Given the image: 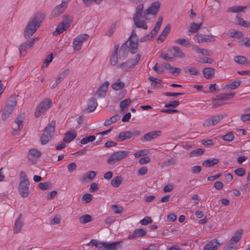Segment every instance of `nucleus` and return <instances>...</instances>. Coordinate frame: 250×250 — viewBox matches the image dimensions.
Wrapping results in <instances>:
<instances>
[{"label": "nucleus", "instance_id": "obj_1", "mask_svg": "<svg viewBox=\"0 0 250 250\" xmlns=\"http://www.w3.org/2000/svg\"><path fill=\"white\" fill-rule=\"evenodd\" d=\"M44 18V14L41 12L36 13L33 16L24 29V36L26 39L30 38L36 32L40 27Z\"/></svg>", "mask_w": 250, "mask_h": 250}, {"label": "nucleus", "instance_id": "obj_2", "mask_svg": "<svg viewBox=\"0 0 250 250\" xmlns=\"http://www.w3.org/2000/svg\"><path fill=\"white\" fill-rule=\"evenodd\" d=\"M17 96L16 94H13L6 102L4 107L3 108L2 113L1 115V119L2 120L5 121L12 113L17 104Z\"/></svg>", "mask_w": 250, "mask_h": 250}, {"label": "nucleus", "instance_id": "obj_3", "mask_svg": "<svg viewBox=\"0 0 250 250\" xmlns=\"http://www.w3.org/2000/svg\"><path fill=\"white\" fill-rule=\"evenodd\" d=\"M55 122L52 121L44 128L41 136V143L42 145L46 144L54 136Z\"/></svg>", "mask_w": 250, "mask_h": 250}, {"label": "nucleus", "instance_id": "obj_4", "mask_svg": "<svg viewBox=\"0 0 250 250\" xmlns=\"http://www.w3.org/2000/svg\"><path fill=\"white\" fill-rule=\"evenodd\" d=\"M129 153V151L125 150L114 152L110 155L107 159V163L110 165H114L116 162L127 157Z\"/></svg>", "mask_w": 250, "mask_h": 250}, {"label": "nucleus", "instance_id": "obj_5", "mask_svg": "<svg viewBox=\"0 0 250 250\" xmlns=\"http://www.w3.org/2000/svg\"><path fill=\"white\" fill-rule=\"evenodd\" d=\"M141 59V55L137 54L134 59H129L126 62L117 65L118 68H122L124 71H128L130 68L134 67Z\"/></svg>", "mask_w": 250, "mask_h": 250}, {"label": "nucleus", "instance_id": "obj_6", "mask_svg": "<svg viewBox=\"0 0 250 250\" xmlns=\"http://www.w3.org/2000/svg\"><path fill=\"white\" fill-rule=\"evenodd\" d=\"M52 104L51 101L49 99H46L38 105L34 113L36 117H40L42 114L50 108Z\"/></svg>", "mask_w": 250, "mask_h": 250}, {"label": "nucleus", "instance_id": "obj_7", "mask_svg": "<svg viewBox=\"0 0 250 250\" xmlns=\"http://www.w3.org/2000/svg\"><path fill=\"white\" fill-rule=\"evenodd\" d=\"M52 104L51 101L49 99H46L38 105L34 113L36 117H40L42 114L50 108Z\"/></svg>", "mask_w": 250, "mask_h": 250}, {"label": "nucleus", "instance_id": "obj_8", "mask_svg": "<svg viewBox=\"0 0 250 250\" xmlns=\"http://www.w3.org/2000/svg\"><path fill=\"white\" fill-rule=\"evenodd\" d=\"M160 8V2L158 1L153 2L149 7L145 10L143 13V18L146 20H148L147 16L152 15L155 16L156 14L159 12Z\"/></svg>", "mask_w": 250, "mask_h": 250}, {"label": "nucleus", "instance_id": "obj_9", "mask_svg": "<svg viewBox=\"0 0 250 250\" xmlns=\"http://www.w3.org/2000/svg\"><path fill=\"white\" fill-rule=\"evenodd\" d=\"M69 0H63L62 3L57 5L51 11V16L55 18L62 14L66 8Z\"/></svg>", "mask_w": 250, "mask_h": 250}, {"label": "nucleus", "instance_id": "obj_10", "mask_svg": "<svg viewBox=\"0 0 250 250\" xmlns=\"http://www.w3.org/2000/svg\"><path fill=\"white\" fill-rule=\"evenodd\" d=\"M123 243V241L114 242L111 243L106 242H101L100 244L102 245L104 249V250H118L122 247L121 244Z\"/></svg>", "mask_w": 250, "mask_h": 250}, {"label": "nucleus", "instance_id": "obj_11", "mask_svg": "<svg viewBox=\"0 0 250 250\" xmlns=\"http://www.w3.org/2000/svg\"><path fill=\"white\" fill-rule=\"evenodd\" d=\"M223 118V116L222 115L212 116L204 122L203 125L205 126H213L219 123Z\"/></svg>", "mask_w": 250, "mask_h": 250}, {"label": "nucleus", "instance_id": "obj_12", "mask_svg": "<svg viewBox=\"0 0 250 250\" xmlns=\"http://www.w3.org/2000/svg\"><path fill=\"white\" fill-rule=\"evenodd\" d=\"M109 82L105 81L97 89L95 95L98 98H104L106 95V92L108 88Z\"/></svg>", "mask_w": 250, "mask_h": 250}, {"label": "nucleus", "instance_id": "obj_13", "mask_svg": "<svg viewBox=\"0 0 250 250\" xmlns=\"http://www.w3.org/2000/svg\"><path fill=\"white\" fill-rule=\"evenodd\" d=\"M29 182H20L19 185L18 190L20 194L23 197L25 198L28 196L29 191L28 186Z\"/></svg>", "mask_w": 250, "mask_h": 250}, {"label": "nucleus", "instance_id": "obj_14", "mask_svg": "<svg viewBox=\"0 0 250 250\" xmlns=\"http://www.w3.org/2000/svg\"><path fill=\"white\" fill-rule=\"evenodd\" d=\"M195 40L199 43L214 42L215 39L212 35H206L197 33L195 36Z\"/></svg>", "mask_w": 250, "mask_h": 250}, {"label": "nucleus", "instance_id": "obj_15", "mask_svg": "<svg viewBox=\"0 0 250 250\" xmlns=\"http://www.w3.org/2000/svg\"><path fill=\"white\" fill-rule=\"evenodd\" d=\"M162 132L160 130L152 131L144 134L141 140L142 141H149L156 139L157 137L160 136Z\"/></svg>", "mask_w": 250, "mask_h": 250}, {"label": "nucleus", "instance_id": "obj_16", "mask_svg": "<svg viewBox=\"0 0 250 250\" xmlns=\"http://www.w3.org/2000/svg\"><path fill=\"white\" fill-rule=\"evenodd\" d=\"M33 46L32 42L30 41L25 42L20 45L19 47L20 57L25 56L26 50L31 48Z\"/></svg>", "mask_w": 250, "mask_h": 250}, {"label": "nucleus", "instance_id": "obj_17", "mask_svg": "<svg viewBox=\"0 0 250 250\" xmlns=\"http://www.w3.org/2000/svg\"><path fill=\"white\" fill-rule=\"evenodd\" d=\"M243 233L242 229H239L236 231L234 235L231 237L228 243L229 246H235L236 244L241 239Z\"/></svg>", "mask_w": 250, "mask_h": 250}, {"label": "nucleus", "instance_id": "obj_18", "mask_svg": "<svg viewBox=\"0 0 250 250\" xmlns=\"http://www.w3.org/2000/svg\"><path fill=\"white\" fill-rule=\"evenodd\" d=\"M243 233L242 229H239L236 231L234 235L231 237L228 243L229 246H235L236 244L241 239Z\"/></svg>", "mask_w": 250, "mask_h": 250}, {"label": "nucleus", "instance_id": "obj_19", "mask_svg": "<svg viewBox=\"0 0 250 250\" xmlns=\"http://www.w3.org/2000/svg\"><path fill=\"white\" fill-rule=\"evenodd\" d=\"M221 245L216 239H214L205 245L204 250H216Z\"/></svg>", "mask_w": 250, "mask_h": 250}, {"label": "nucleus", "instance_id": "obj_20", "mask_svg": "<svg viewBox=\"0 0 250 250\" xmlns=\"http://www.w3.org/2000/svg\"><path fill=\"white\" fill-rule=\"evenodd\" d=\"M169 52L170 54L173 55L174 58L175 57L183 58L185 56L184 53L182 51L180 47L178 46H174L172 48L169 49Z\"/></svg>", "mask_w": 250, "mask_h": 250}, {"label": "nucleus", "instance_id": "obj_21", "mask_svg": "<svg viewBox=\"0 0 250 250\" xmlns=\"http://www.w3.org/2000/svg\"><path fill=\"white\" fill-rule=\"evenodd\" d=\"M98 104L96 99L95 98H91L89 99L87 103V107L85 110L86 113H90L94 111L96 108Z\"/></svg>", "mask_w": 250, "mask_h": 250}, {"label": "nucleus", "instance_id": "obj_22", "mask_svg": "<svg viewBox=\"0 0 250 250\" xmlns=\"http://www.w3.org/2000/svg\"><path fill=\"white\" fill-rule=\"evenodd\" d=\"M234 95V92L220 93L216 96L215 99H213V101H223L233 98Z\"/></svg>", "mask_w": 250, "mask_h": 250}, {"label": "nucleus", "instance_id": "obj_23", "mask_svg": "<svg viewBox=\"0 0 250 250\" xmlns=\"http://www.w3.org/2000/svg\"><path fill=\"white\" fill-rule=\"evenodd\" d=\"M146 234V231L145 229H136L134 230L132 234L128 235L127 239H135V238L142 237L145 235Z\"/></svg>", "mask_w": 250, "mask_h": 250}, {"label": "nucleus", "instance_id": "obj_24", "mask_svg": "<svg viewBox=\"0 0 250 250\" xmlns=\"http://www.w3.org/2000/svg\"><path fill=\"white\" fill-rule=\"evenodd\" d=\"M132 137L131 132L129 131L121 132L116 137L118 142H122L126 139H129Z\"/></svg>", "mask_w": 250, "mask_h": 250}, {"label": "nucleus", "instance_id": "obj_25", "mask_svg": "<svg viewBox=\"0 0 250 250\" xmlns=\"http://www.w3.org/2000/svg\"><path fill=\"white\" fill-rule=\"evenodd\" d=\"M21 214H20L15 222L13 227V231L14 233H19L22 228L23 223L21 220Z\"/></svg>", "mask_w": 250, "mask_h": 250}, {"label": "nucleus", "instance_id": "obj_26", "mask_svg": "<svg viewBox=\"0 0 250 250\" xmlns=\"http://www.w3.org/2000/svg\"><path fill=\"white\" fill-rule=\"evenodd\" d=\"M77 136V132L74 130H71L70 131L67 132L65 134V136L63 139V141L66 143H70L73 139H74Z\"/></svg>", "mask_w": 250, "mask_h": 250}, {"label": "nucleus", "instance_id": "obj_27", "mask_svg": "<svg viewBox=\"0 0 250 250\" xmlns=\"http://www.w3.org/2000/svg\"><path fill=\"white\" fill-rule=\"evenodd\" d=\"M215 70L213 68L207 67L203 70L204 77L207 79H210L214 77Z\"/></svg>", "mask_w": 250, "mask_h": 250}, {"label": "nucleus", "instance_id": "obj_28", "mask_svg": "<svg viewBox=\"0 0 250 250\" xmlns=\"http://www.w3.org/2000/svg\"><path fill=\"white\" fill-rule=\"evenodd\" d=\"M119 48V44L115 46L114 49L112 53L110 58V64L112 65H115L118 62V51Z\"/></svg>", "mask_w": 250, "mask_h": 250}, {"label": "nucleus", "instance_id": "obj_29", "mask_svg": "<svg viewBox=\"0 0 250 250\" xmlns=\"http://www.w3.org/2000/svg\"><path fill=\"white\" fill-rule=\"evenodd\" d=\"M128 41H126L121 47L119 50V57L120 59L123 58V59H125L128 54Z\"/></svg>", "mask_w": 250, "mask_h": 250}, {"label": "nucleus", "instance_id": "obj_30", "mask_svg": "<svg viewBox=\"0 0 250 250\" xmlns=\"http://www.w3.org/2000/svg\"><path fill=\"white\" fill-rule=\"evenodd\" d=\"M141 18H133L134 24L136 27L141 28L144 29H147V26L146 22L145 21L140 20Z\"/></svg>", "mask_w": 250, "mask_h": 250}, {"label": "nucleus", "instance_id": "obj_31", "mask_svg": "<svg viewBox=\"0 0 250 250\" xmlns=\"http://www.w3.org/2000/svg\"><path fill=\"white\" fill-rule=\"evenodd\" d=\"M219 162V160L217 158L212 159H207L204 161L202 163V166L206 167H210L217 164Z\"/></svg>", "mask_w": 250, "mask_h": 250}, {"label": "nucleus", "instance_id": "obj_32", "mask_svg": "<svg viewBox=\"0 0 250 250\" xmlns=\"http://www.w3.org/2000/svg\"><path fill=\"white\" fill-rule=\"evenodd\" d=\"M234 61L237 63L249 65L250 62L246 58L243 56H236L234 57Z\"/></svg>", "mask_w": 250, "mask_h": 250}, {"label": "nucleus", "instance_id": "obj_33", "mask_svg": "<svg viewBox=\"0 0 250 250\" xmlns=\"http://www.w3.org/2000/svg\"><path fill=\"white\" fill-rule=\"evenodd\" d=\"M129 41L130 42H129L130 52L131 54H134L137 51L138 40V39H136L135 40H130Z\"/></svg>", "mask_w": 250, "mask_h": 250}, {"label": "nucleus", "instance_id": "obj_34", "mask_svg": "<svg viewBox=\"0 0 250 250\" xmlns=\"http://www.w3.org/2000/svg\"><path fill=\"white\" fill-rule=\"evenodd\" d=\"M241 83V81L240 80H238L227 84L223 88V91H226L229 89H235L240 85Z\"/></svg>", "mask_w": 250, "mask_h": 250}, {"label": "nucleus", "instance_id": "obj_35", "mask_svg": "<svg viewBox=\"0 0 250 250\" xmlns=\"http://www.w3.org/2000/svg\"><path fill=\"white\" fill-rule=\"evenodd\" d=\"M123 178L121 176H118L113 178L110 184L114 188H118L122 183Z\"/></svg>", "mask_w": 250, "mask_h": 250}, {"label": "nucleus", "instance_id": "obj_36", "mask_svg": "<svg viewBox=\"0 0 250 250\" xmlns=\"http://www.w3.org/2000/svg\"><path fill=\"white\" fill-rule=\"evenodd\" d=\"M144 5L143 4H139L136 8L135 13L134 14L133 18H142L143 17Z\"/></svg>", "mask_w": 250, "mask_h": 250}, {"label": "nucleus", "instance_id": "obj_37", "mask_svg": "<svg viewBox=\"0 0 250 250\" xmlns=\"http://www.w3.org/2000/svg\"><path fill=\"white\" fill-rule=\"evenodd\" d=\"M67 28L65 26L63 23H60L56 28L55 31L53 32V35L57 36L62 33L64 31L66 30Z\"/></svg>", "mask_w": 250, "mask_h": 250}, {"label": "nucleus", "instance_id": "obj_38", "mask_svg": "<svg viewBox=\"0 0 250 250\" xmlns=\"http://www.w3.org/2000/svg\"><path fill=\"white\" fill-rule=\"evenodd\" d=\"M96 175V173L94 171H89L87 172L83 176V181H86L88 180L89 181L92 180Z\"/></svg>", "mask_w": 250, "mask_h": 250}, {"label": "nucleus", "instance_id": "obj_39", "mask_svg": "<svg viewBox=\"0 0 250 250\" xmlns=\"http://www.w3.org/2000/svg\"><path fill=\"white\" fill-rule=\"evenodd\" d=\"M184 71L186 73H189L190 75H192L197 76L200 74V72H198L196 68L189 66L185 67L184 68Z\"/></svg>", "mask_w": 250, "mask_h": 250}, {"label": "nucleus", "instance_id": "obj_40", "mask_svg": "<svg viewBox=\"0 0 250 250\" xmlns=\"http://www.w3.org/2000/svg\"><path fill=\"white\" fill-rule=\"evenodd\" d=\"M204 152V149L197 148L190 152L188 155L190 157H198L202 155Z\"/></svg>", "mask_w": 250, "mask_h": 250}, {"label": "nucleus", "instance_id": "obj_41", "mask_svg": "<svg viewBox=\"0 0 250 250\" xmlns=\"http://www.w3.org/2000/svg\"><path fill=\"white\" fill-rule=\"evenodd\" d=\"M202 24V22L199 24L195 23L194 22L190 23L188 29V32L190 33L196 32L200 28Z\"/></svg>", "mask_w": 250, "mask_h": 250}, {"label": "nucleus", "instance_id": "obj_42", "mask_svg": "<svg viewBox=\"0 0 250 250\" xmlns=\"http://www.w3.org/2000/svg\"><path fill=\"white\" fill-rule=\"evenodd\" d=\"M62 18L63 21L62 22L63 23L65 26L68 28L72 22L73 18L69 15H64Z\"/></svg>", "mask_w": 250, "mask_h": 250}, {"label": "nucleus", "instance_id": "obj_43", "mask_svg": "<svg viewBox=\"0 0 250 250\" xmlns=\"http://www.w3.org/2000/svg\"><path fill=\"white\" fill-rule=\"evenodd\" d=\"M118 120H119V115L116 114L110 118L105 120L104 125V126H107L115 123Z\"/></svg>", "mask_w": 250, "mask_h": 250}, {"label": "nucleus", "instance_id": "obj_44", "mask_svg": "<svg viewBox=\"0 0 250 250\" xmlns=\"http://www.w3.org/2000/svg\"><path fill=\"white\" fill-rule=\"evenodd\" d=\"M131 100L130 99H126L120 103V108L122 112H125L124 109L127 108L130 104Z\"/></svg>", "mask_w": 250, "mask_h": 250}, {"label": "nucleus", "instance_id": "obj_45", "mask_svg": "<svg viewBox=\"0 0 250 250\" xmlns=\"http://www.w3.org/2000/svg\"><path fill=\"white\" fill-rule=\"evenodd\" d=\"M149 80L151 82V85L154 88H161L162 87V84L160 82H157L156 79L153 77H149Z\"/></svg>", "mask_w": 250, "mask_h": 250}, {"label": "nucleus", "instance_id": "obj_46", "mask_svg": "<svg viewBox=\"0 0 250 250\" xmlns=\"http://www.w3.org/2000/svg\"><path fill=\"white\" fill-rule=\"evenodd\" d=\"M246 8V6H234L230 7L228 9V11L231 13H238L243 11Z\"/></svg>", "mask_w": 250, "mask_h": 250}, {"label": "nucleus", "instance_id": "obj_47", "mask_svg": "<svg viewBox=\"0 0 250 250\" xmlns=\"http://www.w3.org/2000/svg\"><path fill=\"white\" fill-rule=\"evenodd\" d=\"M79 220L82 224H86L92 221V217L89 214L83 215L80 217Z\"/></svg>", "mask_w": 250, "mask_h": 250}, {"label": "nucleus", "instance_id": "obj_48", "mask_svg": "<svg viewBox=\"0 0 250 250\" xmlns=\"http://www.w3.org/2000/svg\"><path fill=\"white\" fill-rule=\"evenodd\" d=\"M96 139V137L94 135H90L83 138L80 141L82 145H85L89 142H93Z\"/></svg>", "mask_w": 250, "mask_h": 250}, {"label": "nucleus", "instance_id": "obj_49", "mask_svg": "<svg viewBox=\"0 0 250 250\" xmlns=\"http://www.w3.org/2000/svg\"><path fill=\"white\" fill-rule=\"evenodd\" d=\"M15 123L17 126L14 127V125L13 126V130L14 131L18 130L23 126V120L22 119L17 118L15 121Z\"/></svg>", "mask_w": 250, "mask_h": 250}, {"label": "nucleus", "instance_id": "obj_50", "mask_svg": "<svg viewBox=\"0 0 250 250\" xmlns=\"http://www.w3.org/2000/svg\"><path fill=\"white\" fill-rule=\"evenodd\" d=\"M83 43L81 41L77 40L75 38L73 42V49L76 51H79L81 49Z\"/></svg>", "mask_w": 250, "mask_h": 250}, {"label": "nucleus", "instance_id": "obj_51", "mask_svg": "<svg viewBox=\"0 0 250 250\" xmlns=\"http://www.w3.org/2000/svg\"><path fill=\"white\" fill-rule=\"evenodd\" d=\"M125 84L123 82H116L111 85L112 88L115 90H120L124 88Z\"/></svg>", "mask_w": 250, "mask_h": 250}, {"label": "nucleus", "instance_id": "obj_52", "mask_svg": "<svg viewBox=\"0 0 250 250\" xmlns=\"http://www.w3.org/2000/svg\"><path fill=\"white\" fill-rule=\"evenodd\" d=\"M236 18L237 19V23L238 25L247 28L250 27V22L244 21L242 18L238 17V16H237Z\"/></svg>", "mask_w": 250, "mask_h": 250}, {"label": "nucleus", "instance_id": "obj_53", "mask_svg": "<svg viewBox=\"0 0 250 250\" xmlns=\"http://www.w3.org/2000/svg\"><path fill=\"white\" fill-rule=\"evenodd\" d=\"M53 58L52 53H51L49 55H48L44 60V61L42 65V68H47L49 64L52 62Z\"/></svg>", "mask_w": 250, "mask_h": 250}, {"label": "nucleus", "instance_id": "obj_54", "mask_svg": "<svg viewBox=\"0 0 250 250\" xmlns=\"http://www.w3.org/2000/svg\"><path fill=\"white\" fill-rule=\"evenodd\" d=\"M38 187L42 190H47L51 188V185L50 182L40 183L38 184Z\"/></svg>", "mask_w": 250, "mask_h": 250}, {"label": "nucleus", "instance_id": "obj_55", "mask_svg": "<svg viewBox=\"0 0 250 250\" xmlns=\"http://www.w3.org/2000/svg\"><path fill=\"white\" fill-rule=\"evenodd\" d=\"M175 42L178 44L185 46H189L190 42L188 40L186 39H179L175 41Z\"/></svg>", "mask_w": 250, "mask_h": 250}, {"label": "nucleus", "instance_id": "obj_56", "mask_svg": "<svg viewBox=\"0 0 250 250\" xmlns=\"http://www.w3.org/2000/svg\"><path fill=\"white\" fill-rule=\"evenodd\" d=\"M221 138L225 141L230 142L234 139V135L232 132H229L226 135L222 136Z\"/></svg>", "mask_w": 250, "mask_h": 250}, {"label": "nucleus", "instance_id": "obj_57", "mask_svg": "<svg viewBox=\"0 0 250 250\" xmlns=\"http://www.w3.org/2000/svg\"><path fill=\"white\" fill-rule=\"evenodd\" d=\"M149 153V150L148 149H143L137 151L134 154V155L136 158H137L146 155Z\"/></svg>", "mask_w": 250, "mask_h": 250}, {"label": "nucleus", "instance_id": "obj_58", "mask_svg": "<svg viewBox=\"0 0 250 250\" xmlns=\"http://www.w3.org/2000/svg\"><path fill=\"white\" fill-rule=\"evenodd\" d=\"M92 196L91 194L85 193L82 196V200L83 202V203H88L92 200Z\"/></svg>", "mask_w": 250, "mask_h": 250}, {"label": "nucleus", "instance_id": "obj_59", "mask_svg": "<svg viewBox=\"0 0 250 250\" xmlns=\"http://www.w3.org/2000/svg\"><path fill=\"white\" fill-rule=\"evenodd\" d=\"M179 103L178 100L170 101L169 104H166L164 107L166 108L172 107L174 108L179 105Z\"/></svg>", "mask_w": 250, "mask_h": 250}, {"label": "nucleus", "instance_id": "obj_60", "mask_svg": "<svg viewBox=\"0 0 250 250\" xmlns=\"http://www.w3.org/2000/svg\"><path fill=\"white\" fill-rule=\"evenodd\" d=\"M29 153L33 156L37 158L40 157L42 155L41 152L35 148H32L29 149Z\"/></svg>", "mask_w": 250, "mask_h": 250}, {"label": "nucleus", "instance_id": "obj_61", "mask_svg": "<svg viewBox=\"0 0 250 250\" xmlns=\"http://www.w3.org/2000/svg\"><path fill=\"white\" fill-rule=\"evenodd\" d=\"M243 34L242 32L236 30H233V32H230V37L232 38L239 39L243 36Z\"/></svg>", "mask_w": 250, "mask_h": 250}, {"label": "nucleus", "instance_id": "obj_62", "mask_svg": "<svg viewBox=\"0 0 250 250\" xmlns=\"http://www.w3.org/2000/svg\"><path fill=\"white\" fill-rule=\"evenodd\" d=\"M101 242H98V241L96 239H92L91 241L87 244V246L92 245L93 246H95L96 247L99 248V249H102L103 247L102 245L100 244Z\"/></svg>", "mask_w": 250, "mask_h": 250}, {"label": "nucleus", "instance_id": "obj_63", "mask_svg": "<svg viewBox=\"0 0 250 250\" xmlns=\"http://www.w3.org/2000/svg\"><path fill=\"white\" fill-rule=\"evenodd\" d=\"M234 172L237 176L241 177L245 174L246 169L243 167H239L236 169Z\"/></svg>", "mask_w": 250, "mask_h": 250}, {"label": "nucleus", "instance_id": "obj_64", "mask_svg": "<svg viewBox=\"0 0 250 250\" xmlns=\"http://www.w3.org/2000/svg\"><path fill=\"white\" fill-rule=\"evenodd\" d=\"M112 209L113 211L116 214H120L122 212L123 209L121 206H118L116 205L112 206Z\"/></svg>", "mask_w": 250, "mask_h": 250}]
</instances>
